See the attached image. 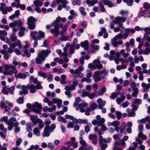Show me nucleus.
<instances>
[{
    "instance_id": "b1692460",
    "label": "nucleus",
    "mask_w": 150,
    "mask_h": 150,
    "mask_svg": "<svg viewBox=\"0 0 150 150\" xmlns=\"http://www.w3.org/2000/svg\"><path fill=\"white\" fill-rule=\"evenodd\" d=\"M103 3L105 5L108 6V7L110 8H111L115 6L114 4L111 1L108 0L103 1Z\"/></svg>"
},
{
    "instance_id": "4d7b16f0",
    "label": "nucleus",
    "mask_w": 150,
    "mask_h": 150,
    "mask_svg": "<svg viewBox=\"0 0 150 150\" xmlns=\"http://www.w3.org/2000/svg\"><path fill=\"white\" fill-rule=\"evenodd\" d=\"M91 79H90L87 78V77H83L81 79V81L82 82L86 81L87 83H89L91 82Z\"/></svg>"
},
{
    "instance_id": "f8f14e48",
    "label": "nucleus",
    "mask_w": 150,
    "mask_h": 150,
    "mask_svg": "<svg viewBox=\"0 0 150 150\" xmlns=\"http://www.w3.org/2000/svg\"><path fill=\"white\" fill-rule=\"evenodd\" d=\"M84 69L83 66H79L78 69L75 70L74 76L75 77H79L80 78L83 77L84 74L83 73L81 72Z\"/></svg>"
},
{
    "instance_id": "1a4fd4ad",
    "label": "nucleus",
    "mask_w": 150,
    "mask_h": 150,
    "mask_svg": "<svg viewBox=\"0 0 150 150\" xmlns=\"http://www.w3.org/2000/svg\"><path fill=\"white\" fill-rule=\"evenodd\" d=\"M42 108V105L37 102H35L31 108L32 111L37 113H39L40 110Z\"/></svg>"
},
{
    "instance_id": "9d476101",
    "label": "nucleus",
    "mask_w": 150,
    "mask_h": 150,
    "mask_svg": "<svg viewBox=\"0 0 150 150\" xmlns=\"http://www.w3.org/2000/svg\"><path fill=\"white\" fill-rule=\"evenodd\" d=\"M126 20V18L117 16L115 18L113 22L115 24L117 23L119 26L122 27L123 24L122 23L125 22Z\"/></svg>"
},
{
    "instance_id": "f03ea898",
    "label": "nucleus",
    "mask_w": 150,
    "mask_h": 150,
    "mask_svg": "<svg viewBox=\"0 0 150 150\" xmlns=\"http://www.w3.org/2000/svg\"><path fill=\"white\" fill-rule=\"evenodd\" d=\"M51 52L50 50L47 49L46 50H42L38 54L37 57L36 58L35 63L38 64H40L45 60V58Z\"/></svg>"
},
{
    "instance_id": "8fccbe9b",
    "label": "nucleus",
    "mask_w": 150,
    "mask_h": 150,
    "mask_svg": "<svg viewBox=\"0 0 150 150\" xmlns=\"http://www.w3.org/2000/svg\"><path fill=\"white\" fill-rule=\"evenodd\" d=\"M149 116H147L144 118L142 119L138 120V122L139 123H145L146 122L148 121Z\"/></svg>"
},
{
    "instance_id": "a18cd8bd",
    "label": "nucleus",
    "mask_w": 150,
    "mask_h": 150,
    "mask_svg": "<svg viewBox=\"0 0 150 150\" xmlns=\"http://www.w3.org/2000/svg\"><path fill=\"white\" fill-rule=\"evenodd\" d=\"M122 38H124V34H122L120 33L116 35L114 38V40L115 41H117L118 39H121Z\"/></svg>"
},
{
    "instance_id": "0eeeda50",
    "label": "nucleus",
    "mask_w": 150,
    "mask_h": 150,
    "mask_svg": "<svg viewBox=\"0 0 150 150\" xmlns=\"http://www.w3.org/2000/svg\"><path fill=\"white\" fill-rule=\"evenodd\" d=\"M36 21L35 18L31 16L28 18L27 19V24L28 27L30 29H33L35 27V22Z\"/></svg>"
},
{
    "instance_id": "a878e982",
    "label": "nucleus",
    "mask_w": 150,
    "mask_h": 150,
    "mask_svg": "<svg viewBox=\"0 0 150 150\" xmlns=\"http://www.w3.org/2000/svg\"><path fill=\"white\" fill-rule=\"evenodd\" d=\"M106 91V88L105 87H103L99 91V92H96V96H100L102 95L103 93L105 92Z\"/></svg>"
},
{
    "instance_id": "2eb2a0df",
    "label": "nucleus",
    "mask_w": 150,
    "mask_h": 150,
    "mask_svg": "<svg viewBox=\"0 0 150 150\" xmlns=\"http://www.w3.org/2000/svg\"><path fill=\"white\" fill-rule=\"evenodd\" d=\"M125 32L124 39H125L128 37L129 33L134 34L135 32V30L134 28H127L125 29Z\"/></svg>"
},
{
    "instance_id": "de8ad7c7",
    "label": "nucleus",
    "mask_w": 150,
    "mask_h": 150,
    "mask_svg": "<svg viewBox=\"0 0 150 150\" xmlns=\"http://www.w3.org/2000/svg\"><path fill=\"white\" fill-rule=\"evenodd\" d=\"M37 122L39 124L38 126V129L39 130H41L44 126V123L42 122V120L40 119Z\"/></svg>"
},
{
    "instance_id": "6ab92c4d",
    "label": "nucleus",
    "mask_w": 150,
    "mask_h": 150,
    "mask_svg": "<svg viewBox=\"0 0 150 150\" xmlns=\"http://www.w3.org/2000/svg\"><path fill=\"white\" fill-rule=\"evenodd\" d=\"M28 115L30 117V119L33 123L34 125H36L39 120L40 119H38V116L31 115L30 114H28Z\"/></svg>"
},
{
    "instance_id": "39448f33",
    "label": "nucleus",
    "mask_w": 150,
    "mask_h": 150,
    "mask_svg": "<svg viewBox=\"0 0 150 150\" xmlns=\"http://www.w3.org/2000/svg\"><path fill=\"white\" fill-rule=\"evenodd\" d=\"M10 47L8 49V50H1L0 52L4 55V58L6 60H8L10 56V54L11 53L13 52H14V48L13 46L10 44L9 46Z\"/></svg>"
},
{
    "instance_id": "c03bdc74",
    "label": "nucleus",
    "mask_w": 150,
    "mask_h": 150,
    "mask_svg": "<svg viewBox=\"0 0 150 150\" xmlns=\"http://www.w3.org/2000/svg\"><path fill=\"white\" fill-rule=\"evenodd\" d=\"M39 129L38 127H35L33 129V132L34 134L37 136H40V132Z\"/></svg>"
},
{
    "instance_id": "052dcab7",
    "label": "nucleus",
    "mask_w": 150,
    "mask_h": 150,
    "mask_svg": "<svg viewBox=\"0 0 150 150\" xmlns=\"http://www.w3.org/2000/svg\"><path fill=\"white\" fill-rule=\"evenodd\" d=\"M150 53V47L146 48L144 50L143 54L148 55Z\"/></svg>"
},
{
    "instance_id": "79ce46f5",
    "label": "nucleus",
    "mask_w": 150,
    "mask_h": 150,
    "mask_svg": "<svg viewBox=\"0 0 150 150\" xmlns=\"http://www.w3.org/2000/svg\"><path fill=\"white\" fill-rule=\"evenodd\" d=\"M97 71L98 72L99 75H102L104 76H107L108 75V71L106 70L105 69H103L101 71Z\"/></svg>"
},
{
    "instance_id": "9b49d317",
    "label": "nucleus",
    "mask_w": 150,
    "mask_h": 150,
    "mask_svg": "<svg viewBox=\"0 0 150 150\" xmlns=\"http://www.w3.org/2000/svg\"><path fill=\"white\" fill-rule=\"evenodd\" d=\"M15 89V87L13 86H11L10 88H8L6 86H4L2 90V92L3 94L5 95H8V93L13 94Z\"/></svg>"
},
{
    "instance_id": "e2e57ef3",
    "label": "nucleus",
    "mask_w": 150,
    "mask_h": 150,
    "mask_svg": "<svg viewBox=\"0 0 150 150\" xmlns=\"http://www.w3.org/2000/svg\"><path fill=\"white\" fill-rule=\"evenodd\" d=\"M123 1L125 3H126L128 5L131 6L132 5L133 0H123Z\"/></svg>"
},
{
    "instance_id": "4be33fe9",
    "label": "nucleus",
    "mask_w": 150,
    "mask_h": 150,
    "mask_svg": "<svg viewBox=\"0 0 150 150\" xmlns=\"http://www.w3.org/2000/svg\"><path fill=\"white\" fill-rule=\"evenodd\" d=\"M81 46L83 47L85 50H88V42L87 40L81 42Z\"/></svg>"
},
{
    "instance_id": "a211bd4d",
    "label": "nucleus",
    "mask_w": 150,
    "mask_h": 150,
    "mask_svg": "<svg viewBox=\"0 0 150 150\" xmlns=\"http://www.w3.org/2000/svg\"><path fill=\"white\" fill-rule=\"evenodd\" d=\"M100 75L97 71H96L94 72L93 78L95 82H98L101 80V78Z\"/></svg>"
},
{
    "instance_id": "5701e85b",
    "label": "nucleus",
    "mask_w": 150,
    "mask_h": 150,
    "mask_svg": "<svg viewBox=\"0 0 150 150\" xmlns=\"http://www.w3.org/2000/svg\"><path fill=\"white\" fill-rule=\"evenodd\" d=\"M52 101L54 103H57V107L60 108L61 107V105L62 104V101L60 99L57 98H53L52 99Z\"/></svg>"
},
{
    "instance_id": "72a5a7b5",
    "label": "nucleus",
    "mask_w": 150,
    "mask_h": 150,
    "mask_svg": "<svg viewBox=\"0 0 150 150\" xmlns=\"http://www.w3.org/2000/svg\"><path fill=\"white\" fill-rule=\"evenodd\" d=\"M47 127H45L44 129L43 132V136L44 137H47L49 136L50 133L51 132H49V130H48Z\"/></svg>"
},
{
    "instance_id": "864d4df0",
    "label": "nucleus",
    "mask_w": 150,
    "mask_h": 150,
    "mask_svg": "<svg viewBox=\"0 0 150 150\" xmlns=\"http://www.w3.org/2000/svg\"><path fill=\"white\" fill-rule=\"evenodd\" d=\"M10 40L12 42H14L17 39V37L15 33H13L12 35L10 37Z\"/></svg>"
},
{
    "instance_id": "f3484780",
    "label": "nucleus",
    "mask_w": 150,
    "mask_h": 150,
    "mask_svg": "<svg viewBox=\"0 0 150 150\" xmlns=\"http://www.w3.org/2000/svg\"><path fill=\"white\" fill-rule=\"evenodd\" d=\"M100 62L99 59H95L93 62V64H94V66L96 67V69H100L102 68L103 65L102 64H100Z\"/></svg>"
},
{
    "instance_id": "603ef678",
    "label": "nucleus",
    "mask_w": 150,
    "mask_h": 150,
    "mask_svg": "<svg viewBox=\"0 0 150 150\" xmlns=\"http://www.w3.org/2000/svg\"><path fill=\"white\" fill-rule=\"evenodd\" d=\"M79 123L80 124H88V121L87 119H79Z\"/></svg>"
},
{
    "instance_id": "f257e3e1",
    "label": "nucleus",
    "mask_w": 150,
    "mask_h": 150,
    "mask_svg": "<svg viewBox=\"0 0 150 150\" xmlns=\"http://www.w3.org/2000/svg\"><path fill=\"white\" fill-rule=\"evenodd\" d=\"M62 19V18L60 17H58L56 20L53 21L52 23L50 25H47L46 26V28L48 30L50 29V32L53 35L54 37H57L59 35V28H61L63 27V24L58 23Z\"/></svg>"
},
{
    "instance_id": "5fc2aeb1",
    "label": "nucleus",
    "mask_w": 150,
    "mask_h": 150,
    "mask_svg": "<svg viewBox=\"0 0 150 150\" xmlns=\"http://www.w3.org/2000/svg\"><path fill=\"white\" fill-rule=\"evenodd\" d=\"M120 145V142L117 141H115L113 144V150H115L117 149V146Z\"/></svg>"
},
{
    "instance_id": "09e8293b",
    "label": "nucleus",
    "mask_w": 150,
    "mask_h": 150,
    "mask_svg": "<svg viewBox=\"0 0 150 150\" xmlns=\"http://www.w3.org/2000/svg\"><path fill=\"white\" fill-rule=\"evenodd\" d=\"M62 5L63 8L68 7V9H70V8L69 6H67V4H68V1L67 0H62L61 1Z\"/></svg>"
},
{
    "instance_id": "412c9836",
    "label": "nucleus",
    "mask_w": 150,
    "mask_h": 150,
    "mask_svg": "<svg viewBox=\"0 0 150 150\" xmlns=\"http://www.w3.org/2000/svg\"><path fill=\"white\" fill-rule=\"evenodd\" d=\"M11 44L14 47L18 46L19 48L20 49H21L23 47L21 42L20 40H18L17 41L13 43H12V44Z\"/></svg>"
},
{
    "instance_id": "6e6552de",
    "label": "nucleus",
    "mask_w": 150,
    "mask_h": 150,
    "mask_svg": "<svg viewBox=\"0 0 150 150\" xmlns=\"http://www.w3.org/2000/svg\"><path fill=\"white\" fill-rule=\"evenodd\" d=\"M105 121V119L103 118H101L100 116L97 115L96 116V119L92 121V124L94 125H97L100 126L103 125Z\"/></svg>"
},
{
    "instance_id": "6e6d98bb",
    "label": "nucleus",
    "mask_w": 150,
    "mask_h": 150,
    "mask_svg": "<svg viewBox=\"0 0 150 150\" xmlns=\"http://www.w3.org/2000/svg\"><path fill=\"white\" fill-rule=\"evenodd\" d=\"M16 8H20L22 10H24L26 8V6L24 4H21L20 3L17 4Z\"/></svg>"
},
{
    "instance_id": "ea45409f",
    "label": "nucleus",
    "mask_w": 150,
    "mask_h": 150,
    "mask_svg": "<svg viewBox=\"0 0 150 150\" xmlns=\"http://www.w3.org/2000/svg\"><path fill=\"white\" fill-rule=\"evenodd\" d=\"M71 39V37L68 35H65L60 37L59 38V40L66 41L69 40Z\"/></svg>"
},
{
    "instance_id": "4468645a",
    "label": "nucleus",
    "mask_w": 150,
    "mask_h": 150,
    "mask_svg": "<svg viewBox=\"0 0 150 150\" xmlns=\"http://www.w3.org/2000/svg\"><path fill=\"white\" fill-rule=\"evenodd\" d=\"M23 25V22L21 20L15 21L12 23H10L9 25L11 28H15L17 26L19 27Z\"/></svg>"
},
{
    "instance_id": "7c9ffc66",
    "label": "nucleus",
    "mask_w": 150,
    "mask_h": 150,
    "mask_svg": "<svg viewBox=\"0 0 150 150\" xmlns=\"http://www.w3.org/2000/svg\"><path fill=\"white\" fill-rule=\"evenodd\" d=\"M68 27V24H66L63 26L62 27V30L60 31L59 33V34H60L62 35H63L65 34Z\"/></svg>"
},
{
    "instance_id": "2f4dec72",
    "label": "nucleus",
    "mask_w": 150,
    "mask_h": 150,
    "mask_svg": "<svg viewBox=\"0 0 150 150\" xmlns=\"http://www.w3.org/2000/svg\"><path fill=\"white\" fill-rule=\"evenodd\" d=\"M6 104H7V105L5 107V111L7 112L11 108L13 107V105L11 103L9 102L8 101L6 102Z\"/></svg>"
},
{
    "instance_id": "f704fd0d",
    "label": "nucleus",
    "mask_w": 150,
    "mask_h": 150,
    "mask_svg": "<svg viewBox=\"0 0 150 150\" xmlns=\"http://www.w3.org/2000/svg\"><path fill=\"white\" fill-rule=\"evenodd\" d=\"M126 127V123L125 122H123L120 127V133L122 134L125 129Z\"/></svg>"
},
{
    "instance_id": "13d9d810",
    "label": "nucleus",
    "mask_w": 150,
    "mask_h": 150,
    "mask_svg": "<svg viewBox=\"0 0 150 150\" xmlns=\"http://www.w3.org/2000/svg\"><path fill=\"white\" fill-rule=\"evenodd\" d=\"M119 94V93H118L116 92H113L111 93V95L110 96V98L112 99H114L115 98L117 97L118 95Z\"/></svg>"
},
{
    "instance_id": "4c0bfd02",
    "label": "nucleus",
    "mask_w": 150,
    "mask_h": 150,
    "mask_svg": "<svg viewBox=\"0 0 150 150\" xmlns=\"http://www.w3.org/2000/svg\"><path fill=\"white\" fill-rule=\"evenodd\" d=\"M99 7L100 8V9L101 12H105L106 9L104 7V5L103 4L102 2L101 1H100L98 3Z\"/></svg>"
},
{
    "instance_id": "20e7f679",
    "label": "nucleus",
    "mask_w": 150,
    "mask_h": 150,
    "mask_svg": "<svg viewBox=\"0 0 150 150\" xmlns=\"http://www.w3.org/2000/svg\"><path fill=\"white\" fill-rule=\"evenodd\" d=\"M4 68L5 71H4V74L5 75H11L13 73L16 74L18 72L17 70L15 69V66L11 65L5 64Z\"/></svg>"
},
{
    "instance_id": "bb28decb",
    "label": "nucleus",
    "mask_w": 150,
    "mask_h": 150,
    "mask_svg": "<svg viewBox=\"0 0 150 150\" xmlns=\"http://www.w3.org/2000/svg\"><path fill=\"white\" fill-rule=\"evenodd\" d=\"M45 127H47L48 128V129L49 130V132L52 133L54 131V129L56 128V125L54 124H52L50 127L49 126L46 125Z\"/></svg>"
},
{
    "instance_id": "c9c22d12",
    "label": "nucleus",
    "mask_w": 150,
    "mask_h": 150,
    "mask_svg": "<svg viewBox=\"0 0 150 150\" xmlns=\"http://www.w3.org/2000/svg\"><path fill=\"white\" fill-rule=\"evenodd\" d=\"M15 76L16 78H22V79H25L26 77L25 74L23 73H19L18 74L15 75Z\"/></svg>"
},
{
    "instance_id": "7ed1b4c3",
    "label": "nucleus",
    "mask_w": 150,
    "mask_h": 150,
    "mask_svg": "<svg viewBox=\"0 0 150 150\" xmlns=\"http://www.w3.org/2000/svg\"><path fill=\"white\" fill-rule=\"evenodd\" d=\"M81 101V99L79 97H77L76 98L75 102L73 103V106L77 110L80 109V111L81 112H85L86 107L87 106V104L84 102L82 101L79 104L78 103Z\"/></svg>"
},
{
    "instance_id": "c85d7f7f",
    "label": "nucleus",
    "mask_w": 150,
    "mask_h": 150,
    "mask_svg": "<svg viewBox=\"0 0 150 150\" xmlns=\"http://www.w3.org/2000/svg\"><path fill=\"white\" fill-rule=\"evenodd\" d=\"M17 120L16 118L14 117H11L9 118V120L6 122V124L7 125H14V122L16 121Z\"/></svg>"
},
{
    "instance_id": "473e14b6",
    "label": "nucleus",
    "mask_w": 150,
    "mask_h": 150,
    "mask_svg": "<svg viewBox=\"0 0 150 150\" xmlns=\"http://www.w3.org/2000/svg\"><path fill=\"white\" fill-rule=\"evenodd\" d=\"M44 0H35L33 2V4L36 6H41L42 5V1Z\"/></svg>"
},
{
    "instance_id": "0e129e2a",
    "label": "nucleus",
    "mask_w": 150,
    "mask_h": 150,
    "mask_svg": "<svg viewBox=\"0 0 150 150\" xmlns=\"http://www.w3.org/2000/svg\"><path fill=\"white\" fill-rule=\"evenodd\" d=\"M74 44L71 45L70 46L69 54H72L74 52L75 50L74 48Z\"/></svg>"
},
{
    "instance_id": "774afa93",
    "label": "nucleus",
    "mask_w": 150,
    "mask_h": 150,
    "mask_svg": "<svg viewBox=\"0 0 150 150\" xmlns=\"http://www.w3.org/2000/svg\"><path fill=\"white\" fill-rule=\"evenodd\" d=\"M41 82L39 81L37 84L36 86V88L37 89H40L42 88V86L41 85Z\"/></svg>"
},
{
    "instance_id": "aec40b11",
    "label": "nucleus",
    "mask_w": 150,
    "mask_h": 150,
    "mask_svg": "<svg viewBox=\"0 0 150 150\" xmlns=\"http://www.w3.org/2000/svg\"><path fill=\"white\" fill-rule=\"evenodd\" d=\"M99 48V46L98 45L92 44L91 48V52L92 53H95L98 50Z\"/></svg>"
},
{
    "instance_id": "69168bd1",
    "label": "nucleus",
    "mask_w": 150,
    "mask_h": 150,
    "mask_svg": "<svg viewBox=\"0 0 150 150\" xmlns=\"http://www.w3.org/2000/svg\"><path fill=\"white\" fill-rule=\"evenodd\" d=\"M138 137L142 138L143 140H145L146 138V135H143L142 133L141 132H139L138 134Z\"/></svg>"
},
{
    "instance_id": "37998d69",
    "label": "nucleus",
    "mask_w": 150,
    "mask_h": 150,
    "mask_svg": "<svg viewBox=\"0 0 150 150\" xmlns=\"http://www.w3.org/2000/svg\"><path fill=\"white\" fill-rule=\"evenodd\" d=\"M79 11L82 16H85L86 15L87 13L85 11V8L83 7H80L79 8Z\"/></svg>"
},
{
    "instance_id": "bf43d9fd",
    "label": "nucleus",
    "mask_w": 150,
    "mask_h": 150,
    "mask_svg": "<svg viewBox=\"0 0 150 150\" xmlns=\"http://www.w3.org/2000/svg\"><path fill=\"white\" fill-rule=\"evenodd\" d=\"M38 75L44 79L46 78L47 76V75L45 73L42 71L39 72L38 73Z\"/></svg>"
},
{
    "instance_id": "c756f323",
    "label": "nucleus",
    "mask_w": 150,
    "mask_h": 150,
    "mask_svg": "<svg viewBox=\"0 0 150 150\" xmlns=\"http://www.w3.org/2000/svg\"><path fill=\"white\" fill-rule=\"evenodd\" d=\"M45 36V33L42 31H39L38 34L37 36V40H40L42 38H44Z\"/></svg>"
},
{
    "instance_id": "3c124183",
    "label": "nucleus",
    "mask_w": 150,
    "mask_h": 150,
    "mask_svg": "<svg viewBox=\"0 0 150 150\" xmlns=\"http://www.w3.org/2000/svg\"><path fill=\"white\" fill-rule=\"evenodd\" d=\"M65 89L68 91L73 90L75 89V87L72 85L66 86H65Z\"/></svg>"
},
{
    "instance_id": "423d86ee",
    "label": "nucleus",
    "mask_w": 150,
    "mask_h": 150,
    "mask_svg": "<svg viewBox=\"0 0 150 150\" xmlns=\"http://www.w3.org/2000/svg\"><path fill=\"white\" fill-rule=\"evenodd\" d=\"M16 87L18 89H22V90L19 92V94L20 95H25L28 93V85L25 86L24 85H21V84H19L16 86Z\"/></svg>"
},
{
    "instance_id": "a19ab883",
    "label": "nucleus",
    "mask_w": 150,
    "mask_h": 150,
    "mask_svg": "<svg viewBox=\"0 0 150 150\" xmlns=\"http://www.w3.org/2000/svg\"><path fill=\"white\" fill-rule=\"evenodd\" d=\"M141 85L145 91L147 90L150 88V84L149 83L146 84L144 82Z\"/></svg>"
},
{
    "instance_id": "ddd939ff",
    "label": "nucleus",
    "mask_w": 150,
    "mask_h": 150,
    "mask_svg": "<svg viewBox=\"0 0 150 150\" xmlns=\"http://www.w3.org/2000/svg\"><path fill=\"white\" fill-rule=\"evenodd\" d=\"M142 103V100L140 99H135L132 103V108L133 110H135L137 109L138 105H138Z\"/></svg>"
},
{
    "instance_id": "680f3d73",
    "label": "nucleus",
    "mask_w": 150,
    "mask_h": 150,
    "mask_svg": "<svg viewBox=\"0 0 150 150\" xmlns=\"http://www.w3.org/2000/svg\"><path fill=\"white\" fill-rule=\"evenodd\" d=\"M115 114L116 116L117 119L118 120H120L122 115L121 112L118 111H116L115 112Z\"/></svg>"
},
{
    "instance_id": "e433bc0d",
    "label": "nucleus",
    "mask_w": 150,
    "mask_h": 150,
    "mask_svg": "<svg viewBox=\"0 0 150 150\" xmlns=\"http://www.w3.org/2000/svg\"><path fill=\"white\" fill-rule=\"evenodd\" d=\"M133 90V92L132 94V95L134 97H136L139 93V89L137 88H134L132 89Z\"/></svg>"
},
{
    "instance_id": "58836bf2",
    "label": "nucleus",
    "mask_w": 150,
    "mask_h": 150,
    "mask_svg": "<svg viewBox=\"0 0 150 150\" xmlns=\"http://www.w3.org/2000/svg\"><path fill=\"white\" fill-rule=\"evenodd\" d=\"M38 32L36 31H33L30 32V36L34 40H37V36Z\"/></svg>"
},
{
    "instance_id": "49530a36",
    "label": "nucleus",
    "mask_w": 150,
    "mask_h": 150,
    "mask_svg": "<svg viewBox=\"0 0 150 150\" xmlns=\"http://www.w3.org/2000/svg\"><path fill=\"white\" fill-rule=\"evenodd\" d=\"M28 89H30V92L32 93H35L36 90V88L35 86L33 84L29 86L28 85Z\"/></svg>"
},
{
    "instance_id": "cd10ccee",
    "label": "nucleus",
    "mask_w": 150,
    "mask_h": 150,
    "mask_svg": "<svg viewBox=\"0 0 150 150\" xmlns=\"http://www.w3.org/2000/svg\"><path fill=\"white\" fill-rule=\"evenodd\" d=\"M19 123L18 122H16L14 123V126L15 127L14 132L16 133H18L20 131V128L18 127Z\"/></svg>"
},
{
    "instance_id": "338daca9",
    "label": "nucleus",
    "mask_w": 150,
    "mask_h": 150,
    "mask_svg": "<svg viewBox=\"0 0 150 150\" xmlns=\"http://www.w3.org/2000/svg\"><path fill=\"white\" fill-rule=\"evenodd\" d=\"M72 3L74 5H80L81 4V2L80 0H72Z\"/></svg>"
},
{
    "instance_id": "393cba45",
    "label": "nucleus",
    "mask_w": 150,
    "mask_h": 150,
    "mask_svg": "<svg viewBox=\"0 0 150 150\" xmlns=\"http://www.w3.org/2000/svg\"><path fill=\"white\" fill-rule=\"evenodd\" d=\"M98 2V0H93L92 1L87 0L86 1V2L89 6H93L94 4H97Z\"/></svg>"
},
{
    "instance_id": "dca6fc26",
    "label": "nucleus",
    "mask_w": 150,
    "mask_h": 150,
    "mask_svg": "<svg viewBox=\"0 0 150 150\" xmlns=\"http://www.w3.org/2000/svg\"><path fill=\"white\" fill-rule=\"evenodd\" d=\"M97 102L98 104V107L100 109L105 105L106 103L105 100H103L101 98L98 99L97 100Z\"/></svg>"
}]
</instances>
